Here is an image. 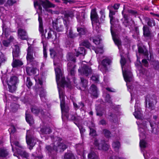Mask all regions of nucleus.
<instances>
[{
	"label": "nucleus",
	"instance_id": "1",
	"mask_svg": "<svg viewBox=\"0 0 159 159\" xmlns=\"http://www.w3.org/2000/svg\"><path fill=\"white\" fill-rule=\"evenodd\" d=\"M34 5L35 8L38 6L39 10L41 11L42 10V6L45 10H46V9L47 8H54L56 7L55 5L50 2L49 0L34 1Z\"/></svg>",
	"mask_w": 159,
	"mask_h": 159
},
{
	"label": "nucleus",
	"instance_id": "2",
	"mask_svg": "<svg viewBox=\"0 0 159 159\" xmlns=\"http://www.w3.org/2000/svg\"><path fill=\"white\" fill-rule=\"evenodd\" d=\"M19 83V80L17 76L14 75L11 76L7 82L8 91L11 93L15 92L17 88L16 85Z\"/></svg>",
	"mask_w": 159,
	"mask_h": 159
},
{
	"label": "nucleus",
	"instance_id": "3",
	"mask_svg": "<svg viewBox=\"0 0 159 159\" xmlns=\"http://www.w3.org/2000/svg\"><path fill=\"white\" fill-rule=\"evenodd\" d=\"M94 144L95 146L98 148V150L107 151L109 149V146L106 143L104 140H101L99 142L98 139H95L94 141Z\"/></svg>",
	"mask_w": 159,
	"mask_h": 159
},
{
	"label": "nucleus",
	"instance_id": "4",
	"mask_svg": "<svg viewBox=\"0 0 159 159\" xmlns=\"http://www.w3.org/2000/svg\"><path fill=\"white\" fill-rule=\"evenodd\" d=\"M90 17L92 25L95 24H98L99 25L100 24L98 15L97 12L96 8H94L91 10Z\"/></svg>",
	"mask_w": 159,
	"mask_h": 159
},
{
	"label": "nucleus",
	"instance_id": "5",
	"mask_svg": "<svg viewBox=\"0 0 159 159\" xmlns=\"http://www.w3.org/2000/svg\"><path fill=\"white\" fill-rule=\"evenodd\" d=\"M34 49L31 46H29L27 49L26 59L28 63H34L36 62L33 56Z\"/></svg>",
	"mask_w": 159,
	"mask_h": 159
},
{
	"label": "nucleus",
	"instance_id": "6",
	"mask_svg": "<svg viewBox=\"0 0 159 159\" xmlns=\"http://www.w3.org/2000/svg\"><path fill=\"white\" fill-rule=\"evenodd\" d=\"M52 26L53 29L58 32H62L64 28L62 24V21L60 19H56L55 21H52Z\"/></svg>",
	"mask_w": 159,
	"mask_h": 159
},
{
	"label": "nucleus",
	"instance_id": "7",
	"mask_svg": "<svg viewBox=\"0 0 159 159\" xmlns=\"http://www.w3.org/2000/svg\"><path fill=\"white\" fill-rule=\"evenodd\" d=\"M78 71L81 74H83L86 76H88L91 74L92 72L91 68L86 64L84 65L81 69L80 70L79 69Z\"/></svg>",
	"mask_w": 159,
	"mask_h": 159
},
{
	"label": "nucleus",
	"instance_id": "8",
	"mask_svg": "<svg viewBox=\"0 0 159 159\" xmlns=\"http://www.w3.org/2000/svg\"><path fill=\"white\" fill-rule=\"evenodd\" d=\"M98 91L97 86L94 84H91L88 89V93L91 96L96 98H98Z\"/></svg>",
	"mask_w": 159,
	"mask_h": 159
},
{
	"label": "nucleus",
	"instance_id": "9",
	"mask_svg": "<svg viewBox=\"0 0 159 159\" xmlns=\"http://www.w3.org/2000/svg\"><path fill=\"white\" fill-rule=\"evenodd\" d=\"M30 110L31 112L36 116H38L40 113L42 115H44L43 110L35 105H31L30 107Z\"/></svg>",
	"mask_w": 159,
	"mask_h": 159
},
{
	"label": "nucleus",
	"instance_id": "10",
	"mask_svg": "<svg viewBox=\"0 0 159 159\" xmlns=\"http://www.w3.org/2000/svg\"><path fill=\"white\" fill-rule=\"evenodd\" d=\"M18 36L21 40H27L28 39V34L26 31L24 29L19 28L17 30Z\"/></svg>",
	"mask_w": 159,
	"mask_h": 159
},
{
	"label": "nucleus",
	"instance_id": "11",
	"mask_svg": "<svg viewBox=\"0 0 159 159\" xmlns=\"http://www.w3.org/2000/svg\"><path fill=\"white\" fill-rule=\"evenodd\" d=\"M27 111L25 113V119L26 122L29 124L30 126L32 125L34 123V120L32 115L30 113H27Z\"/></svg>",
	"mask_w": 159,
	"mask_h": 159
},
{
	"label": "nucleus",
	"instance_id": "12",
	"mask_svg": "<svg viewBox=\"0 0 159 159\" xmlns=\"http://www.w3.org/2000/svg\"><path fill=\"white\" fill-rule=\"evenodd\" d=\"M75 56L78 57L80 56H84L86 54V50L83 47H80L75 49Z\"/></svg>",
	"mask_w": 159,
	"mask_h": 159
},
{
	"label": "nucleus",
	"instance_id": "13",
	"mask_svg": "<svg viewBox=\"0 0 159 159\" xmlns=\"http://www.w3.org/2000/svg\"><path fill=\"white\" fill-rule=\"evenodd\" d=\"M143 35L145 38H150L151 36V33L149 27L144 25L143 28Z\"/></svg>",
	"mask_w": 159,
	"mask_h": 159
},
{
	"label": "nucleus",
	"instance_id": "14",
	"mask_svg": "<svg viewBox=\"0 0 159 159\" xmlns=\"http://www.w3.org/2000/svg\"><path fill=\"white\" fill-rule=\"evenodd\" d=\"M144 20L145 22L147 24L149 27H152L156 25V23L155 20L152 18H150L148 17L144 18Z\"/></svg>",
	"mask_w": 159,
	"mask_h": 159
},
{
	"label": "nucleus",
	"instance_id": "15",
	"mask_svg": "<svg viewBox=\"0 0 159 159\" xmlns=\"http://www.w3.org/2000/svg\"><path fill=\"white\" fill-rule=\"evenodd\" d=\"M75 56V55L73 53L69 52L66 55V59L68 61L75 63L76 61Z\"/></svg>",
	"mask_w": 159,
	"mask_h": 159
},
{
	"label": "nucleus",
	"instance_id": "16",
	"mask_svg": "<svg viewBox=\"0 0 159 159\" xmlns=\"http://www.w3.org/2000/svg\"><path fill=\"white\" fill-rule=\"evenodd\" d=\"M22 61L18 59L13 58V61L11 63V66L13 68H16L20 67L23 65Z\"/></svg>",
	"mask_w": 159,
	"mask_h": 159
},
{
	"label": "nucleus",
	"instance_id": "17",
	"mask_svg": "<svg viewBox=\"0 0 159 159\" xmlns=\"http://www.w3.org/2000/svg\"><path fill=\"white\" fill-rule=\"evenodd\" d=\"M45 148L49 156H51L54 151H55L56 152L58 151L57 147L55 145H54L52 147L50 145H47L46 146Z\"/></svg>",
	"mask_w": 159,
	"mask_h": 159
},
{
	"label": "nucleus",
	"instance_id": "18",
	"mask_svg": "<svg viewBox=\"0 0 159 159\" xmlns=\"http://www.w3.org/2000/svg\"><path fill=\"white\" fill-rule=\"evenodd\" d=\"M15 47L12 51L13 58H18L19 56L20 49L19 46L17 45H15Z\"/></svg>",
	"mask_w": 159,
	"mask_h": 159
},
{
	"label": "nucleus",
	"instance_id": "19",
	"mask_svg": "<svg viewBox=\"0 0 159 159\" xmlns=\"http://www.w3.org/2000/svg\"><path fill=\"white\" fill-rule=\"evenodd\" d=\"M63 159H76L75 157L71 151L65 153Z\"/></svg>",
	"mask_w": 159,
	"mask_h": 159
},
{
	"label": "nucleus",
	"instance_id": "20",
	"mask_svg": "<svg viewBox=\"0 0 159 159\" xmlns=\"http://www.w3.org/2000/svg\"><path fill=\"white\" fill-rule=\"evenodd\" d=\"M37 69L35 68H31L27 66L26 68V71L28 75H31L36 73Z\"/></svg>",
	"mask_w": 159,
	"mask_h": 159
},
{
	"label": "nucleus",
	"instance_id": "21",
	"mask_svg": "<svg viewBox=\"0 0 159 159\" xmlns=\"http://www.w3.org/2000/svg\"><path fill=\"white\" fill-rule=\"evenodd\" d=\"M107 9L109 10V17L110 19V23L111 24H112V22L113 20L114 19V17H113V16L115 15L116 14V11H114L112 9V8H111L110 6H108L107 7Z\"/></svg>",
	"mask_w": 159,
	"mask_h": 159
},
{
	"label": "nucleus",
	"instance_id": "22",
	"mask_svg": "<svg viewBox=\"0 0 159 159\" xmlns=\"http://www.w3.org/2000/svg\"><path fill=\"white\" fill-rule=\"evenodd\" d=\"M38 21L39 22V30L40 32L43 35L44 34V31L43 29V22L42 17L39 16Z\"/></svg>",
	"mask_w": 159,
	"mask_h": 159
},
{
	"label": "nucleus",
	"instance_id": "23",
	"mask_svg": "<svg viewBox=\"0 0 159 159\" xmlns=\"http://www.w3.org/2000/svg\"><path fill=\"white\" fill-rule=\"evenodd\" d=\"M9 155L7 149L4 148H0V157L5 158Z\"/></svg>",
	"mask_w": 159,
	"mask_h": 159
},
{
	"label": "nucleus",
	"instance_id": "24",
	"mask_svg": "<svg viewBox=\"0 0 159 159\" xmlns=\"http://www.w3.org/2000/svg\"><path fill=\"white\" fill-rule=\"evenodd\" d=\"M64 15V17L67 19H69V18L72 19L74 16L73 11L71 10H66Z\"/></svg>",
	"mask_w": 159,
	"mask_h": 159
},
{
	"label": "nucleus",
	"instance_id": "25",
	"mask_svg": "<svg viewBox=\"0 0 159 159\" xmlns=\"http://www.w3.org/2000/svg\"><path fill=\"white\" fill-rule=\"evenodd\" d=\"M49 52L50 57L52 59H54L58 55V51L53 48H50Z\"/></svg>",
	"mask_w": 159,
	"mask_h": 159
},
{
	"label": "nucleus",
	"instance_id": "26",
	"mask_svg": "<svg viewBox=\"0 0 159 159\" xmlns=\"http://www.w3.org/2000/svg\"><path fill=\"white\" fill-rule=\"evenodd\" d=\"M56 147L57 150H58V149H59L60 152L64 151L68 148V146L63 143H59Z\"/></svg>",
	"mask_w": 159,
	"mask_h": 159
},
{
	"label": "nucleus",
	"instance_id": "27",
	"mask_svg": "<svg viewBox=\"0 0 159 159\" xmlns=\"http://www.w3.org/2000/svg\"><path fill=\"white\" fill-rule=\"evenodd\" d=\"M40 131L43 134H49L52 132V130L50 127L42 128L41 129Z\"/></svg>",
	"mask_w": 159,
	"mask_h": 159
},
{
	"label": "nucleus",
	"instance_id": "28",
	"mask_svg": "<svg viewBox=\"0 0 159 159\" xmlns=\"http://www.w3.org/2000/svg\"><path fill=\"white\" fill-rule=\"evenodd\" d=\"M77 30L78 32V34L80 36L84 35L86 33V29L84 27H77Z\"/></svg>",
	"mask_w": 159,
	"mask_h": 159
},
{
	"label": "nucleus",
	"instance_id": "29",
	"mask_svg": "<svg viewBox=\"0 0 159 159\" xmlns=\"http://www.w3.org/2000/svg\"><path fill=\"white\" fill-rule=\"evenodd\" d=\"M112 147L114 150L118 152L119 150L120 147V142L118 141L114 142L112 144Z\"/></svg>",
	"mask_w": 159,
	"mask_h": 159
},
{
	"label": "nucleus",
	"instance_id": "30",
	"mask_svg": "<svg viewBox=\"0 0 159 159\" xmlns=\"http://www.w3.org/2000/svg\"><path fill=\"white\" fill-rule=\"evenodd\" d=\"M111 62V60L108 58H105L102 60V64L104 68L106 69H107V65H110Z\"/></svg>",
	"mask_w": 159,
	"mask_h": 159
},
{
	"label": "nucleus",
	"instance_id": "31",
	"mask_svg": "<svg viewBox=\"0 0 159 159\" xmlns=\"http://www.w3.org/2000/svg\"><path fill=\"white\" fill-rule=\"evenodd\" d=\"M152 99H153L155 101H156V96L155 95H151L150 94H148L146 95V97H145V105L147 106V103H148V101H149V99H152Z\"/></svg>",
	"mask_w": 159,
	"mask_h": 159
},
{
	"label": "nucleus",
	"instance_id": "32",
	"mask_svg": "<svg viewBox=\"0 0 159 159\" xmlns=\"http://www.w3.org/2000/svg\"><path fill=\"white\" fill-rule=\"evenodd\" d=\"M55 70L56 75V80L57 82L59 80L60 77L62 75V72L61 70L59 68H57Z\"/></svg>",
	"mask_w": 159,
	"mask_h": 159
},
{
	"label": "nucleus",
	"instance_id": "33",
	"mask_svg": "<svg viewBox=\"0 0 159 159\" xmlns=\"http://www.w3.org/2000/svg\"><path fill=\"white\" fill-rule=\"evenodd\" d=\"M121 13L124 21L123 23L125 26L127 27V24L129 23L128 16L127 15L124 13V9L122 11Z\"/></svg>",
	"mask_w": 159,
	"mask_h": 159
},
{
	"label": "nucleus",
	"instance_id": "34",
	"mask_svg": "<svg viewBox=\"0 0 159 159\" xmlns=\"http://www.w3.org/2000/svg\"><path fill=\"white\" fill-rule=\"evenodd\" d=\"M10 28L7 27L5 25H3L2 31L3 34H4L6 38L9 35V31Z\"/></svg>",
	"mask_w": 159,
	"mask_h": 159
},
{
	"label": "nucleus",
	"instance_id": "35",
	"mask_svg": "<svg viewBox=\"0 0 159 159\" xmlns=\"http://www.w3.org/2000/svg\"><path fill=\"white\" fill-rule=\"evenodd\" d=\"M80 80V85L82 86V87L84 88V89H85V88L87 86V85L88 84V80L85 79L83 77H81Z\"/></svg>",
	"mask_w": 159,
	"mask_h": 159
},
{
	"label": "nucleus",
	"instance_id": "36",
	"mask_svg": "<svg viewBox=\"0 0 159 159\" xmlns=\"http://www.w3.org/2000/svg\"><path fill=\"white\" fill-rule=\"evenodd\" d=\"M74 123L78 127L80 131V133L81 136H83L84 135V133L86 131L85 129L84 128L82 125H80L77 123H76L75 122H74Z\"/></svg>",
	"mask_w": 159,
	"mask_h": 159
},
{
	"label": "nucleus",
	"instance_id": "37",
	"mask_svg": "<svg viewBox=\"0 0 159 159\" xmlns=\"http://www.w3.org/2000/svg\"><path fill=\"white\" fill-rule=\"evenodd\" d=\"M88 157L89 159H99L98 156L93 152L89 153L88 155Z\"/></svg>",
	"mask_w": 159,
	"mask_h": 159
},
{
	"label": "nucleus",
	"instance_id": "38",
	"mask_svg": "<svg viewBox=\"0 0 159 159\" xmlns=\"http://www.w3.org/2000/svg\"><path fill=\"white\" fill-rule=\"evenodd\" d=\"M78 34L77 33H74L71 29L69 30V33L67 35V37L71 39H74L77 36Z\"/></svg>",
	"mask_w": 159,
	"mask_h": 159
},
{
	"label": "nucleus",
	"instance_id": "39",
	"mask_svg": "<svg viewBox=\"0 0 159 159\" xmlns=\"http://www.w3.org/2000/svg\"><path fill=\"white\" fill-rule=\"evenodd\" d=\"M100 14L101 15V16L100 18V24L103 23L104 22L106 17L105 14L104 10H101L100 11Z\"/></svg>",
	"mask_w": 159,
	"mask_h": 159
},
{
	"label": "nucleus",
	"instance_id": "40",
	"mask_svg": "<svg viewBox=\"0 0 159 159\" xmlns=\"http://www.w3.org/2000/svg\"><path fill=\"white\" fill-rule=\"evenodd\" d=\"M62 112L68 113L69 111V107L68 106H66V104L60 106Z\"/></svg>",
	"mask_w": 159,
	"mask_h": 159
},
{
	"label": "nucleus",
	"instance_id": "41",
	"mask_svg": "<svg viewBox=\"0 0 159 159\" xmlns=\"http://www.w3.org/2000/svg\"><path fill=\"white\" fill-rule=\"evenodd\" d=\"M82 46L85 47L87 48H89L91 46V44L87 40H84L81 43Z\"/></svg>",
	"mask_w": 159,
	"mask_h": 159
},
{
	"label": "nucleus",
	"instance_id": "42",
	"mask_svg": "<svg viewBox=\"0 0 159 159\" xmlns=\"http://www.w3.org/2000/svg\"><path fill=\"white\" fill-rule=\"evenodd\" d=\"M154 101H155L153 99H149L148 101V108L151 109V110H154L155 107L154 105Z\"/></svg>",
	"mask_w": 159,
	"mask_h": 159
},
{
	"label": "nucleus",
	"instance_id": "43",
	"mask_svg": "<svg viewBox=\"0 0 159 159\" xmlns=\"http://www.w3.org/2000/svg\"><path fill=\"white\" fill-rule=\"evenodd\" d=\"M39 95L41 100L45 99L46 96V92L43 89L41 90L39 92Z\"/></svg>",
	"mask_w": 159,
	"mask_h": 159
},
{
	"label": "nucleus",
	"instance_id": "44",
	"mask_svg": "<svg viewBox=\"0 0 159 159\" xmlns=\"http://www.w3.org/2000/svg\"><path fill=\"white\" fill-rule=\"evenodd\" d=\"M70 120L75 122H79L80 120L79 119L76 114H70Z\"/></svg>",
	"mask_w": 159,
	"mask_h": 159
},
{
	"label": "nucleus",
	"instance_id": "45",
	"mask_svg": "<svg viewBox=\"0 0 159 159\" xmlns=\"http://www.w3.org/2000/svg\"><path fill=\"white\" fill-rule=\"evenodd\" d=\"M138 51L139 53L143 54L145 56H147L148 55L147 51H144L143 48L141 46H139L138 48Z\"/></svg>",
	"mask_w": 159,
	"mask_h": 159
},
{
	"label": "nucleus",
	"instance_id": "46",
	"mask_svg": "<svg viewBox=\"0 0 159 159\" xmlns=\"http://www.w3.org/2000/svg\"><path fill=\"white\" fill-rule=\"evenodd\" d=\"M105 101L107 103L112 104V102L110 95L109 94H107L105 97Z\"/></svg>",
	"mask_w": 159,
	"mask_h": 159
},
{
	"label": "nucleus",
	"instance_id": "47",
	"mask_svg": "<svg viewBox=\"0 0 159 159\" xmlns=\"http://www.w3.org/2000/svg\"><path fill=\"white\" fill-rule=\"evenodd\" d=\"M91 124V126H89V128L90 129V134H92L93 135V134L96 133V130L93 129L91 128V127H94L95 126V125L92 122H90Z\"/></svg>",
	"mask_w": 159,
	"mask_h": 159
},
{
	"label": "nucleus",
	"instance_id": "48",
	"mask_svg": "<svg viewBox=\"0 0 159 159\" xmlns=\"http://www.w3.org/2000/svg\"><path fill=\"white\" fill-rule=\"evenodd\" d=\"M103 132L104 136L106 138H109L110 137V135L111 134V133L109 130L107 129H104L103 130Z\"/></svg>",
	"mask_w": 159,
	"mask_h": 159
},
{
	"label": "nucleus",
	"instance_id": "49",
	"mask_svg": "<svg viewBox=\"0 0 159 159\" xmlns=\"http://www.w3.org/2000/svg\"><path fill=\"white\" fill-rule=\"evenodd\" d=\"M62 1V3L64 4L67 5L69 3L70 4H72L75 3L76 1L75 0H61Z\"/></svg>",
	"mask_w": 159,
	"mask_h": 159
},
{
	"label": "nucleus",
	"instance_id": "50",
	"mask_svg": "<svg viewBox=\"0 0 159 159\" xmlns=\"http://www.w3.org/2000/svg\"><path fill=\"white\" fill-rule=\"evenodd\" d=\"M146 142L143 139H140L139 146L141 148H145L146 147Z\"/></svg>",
	"mask_w": 159,
	"mask_h": 159
},
{
	"label": "nucleus",
	"instance_id": "51",
	"mask_svg": "<svg viewBox=\"0 0 159 159\" xmlns=\"http://www.w3.org/2000/svg\"><path fill=\"white\" fill-rule=\"evenodd\" d=\"M11 143V145L12 147V149L13 151V147L11 143H12L14 145L18 147L21 148H23V147L20 144L19 142L18 141H14Z\"/></svg>",
	"mask_w": 159,
	"mask_h": 159
},
{
	"label": "nucleus",
	"instance_id": "52",
	"mask_svg": "<svg viewBox=\"0 0 159 159\" xmlns=\"http://www.w3.org/2000/svg\"><path fill=\"white\" fill-rule=\"evenodd\" d=\"M26 86L28 88L30 89L32 86L33 84L30 80V79L29 77H27L26 78Z\"/></svg>",
	"mask_w": 159,
	"mask_h": 159
},
{
	"label": "nucleus",
	"instance_id": "53",
	"mask_svg": "<svg viewBox=\"0 0 159 159\" xmlns=\"http://www.w3.org/2000/svg\"><path fill=\"white\" fill-rule=\"evenodd\" d=\"M67 84V82L65 80V78L64 77H62L61 81L60 86L61 87H64L65 85Z\"/></svg>",
	"mask_w": 159,
	"mask_h": 159
},
{
	"label": "nucleus",
	"instance_id": "54",
	"mask_svg": "<svg viewBox=\"0 0 159 159\" xmlns=\"http://www.w3.org/2000/svg\"><path fill=\"white\" fill-rule=\"evenodd\" d=\"M70 39H71L67 37V38L66 39L65 43L66 45L69 46L70 45L74 42V40Z\"/></svg>",
	"mask_w": 159,
	"mask_h": 159
},
{
	"label": "nucleus",
	"instance_id": "55",
	"mask_svg": "<svg viewBox=\"0 0 159 159\" xmlns=\"http://www.w3.org/2000/svg\"><path fill=\"white\" fill-rule=\"evenodd\" d=\"M43 57L46 59L47 57V47L46 46L43 45Z\"/></svg>",
	"mask_w": 159,
	"mask_h": 159
},
{
	"label": "nucleus",
	"instance_id": "56",
	"mask_svg": "<svg viewBox=\"0 0 159 159\" xmlns=\"http://www.w3.org/2000/svg\"><path fill=\"white\" fill-rule=\"evenodd\" d=\"M141 113L139 111H135L134 115L135 117L137 119H140L141 118Z\"/></svg>",
	"mask_w": 159,
	"mask_h": 159
},
{
	"label": "nucleus",
	"instance_id": "57",
	"mask_svg": "<svg viewBox=\"0 0 159 159\" xmlns=\"http://www.w3.org/2000/svg\"><path fill=\"white\" fill-rule=\"evenodd\" d=\"M113 41L115 44L118 46H120L121 45V41L117 39L113 38Z\"/></svg>",
	"mask_w": 159,
	"mask_h": 159
},
{
	"label": "nucleus",
	"instance_id": "58",
	"mask_svg": "<svg viewBox=\"0 0 159 159\" xmlns=\"http://www.w3.org/2000/svg\"><path fill=\"white\" fill-rule=\"evenodd\" d=\"M16 0H7V4L9 6H12L13 5L16 3Z\"/></svg>",
	"mask_w": 159,
	"mask_h": 159
},
{
	"label": "nucleus",
	"instance_id": "59",
	"mask_svg": "<svg viewBox=\"0 0 159 159\" xmlns=\"http://www.w3.org/2000/svg\"><path fill=\"white\" fill-rule=\"evenodd\" d=\"M144 126H146V125L148 124L150 125L152 130H153L154 128L153 127V125L150 121H146L143 120L142 122Z\"/></svg>",
	"mask_w": 159,
	"mask_h": 159
},
{
	"label": "nucleus",
	"instance_id": "60",
	"mask_svg": "<svg viewBox=\"0 0 159 159\" xmlns=\"http://www.w3.org/2000/svg\"><path fill=\"white\" fill-rule=\"evenodd\" d=\"M120 4L119 3H115L113 6L110 7L111 8H112V9L113 8L115 10H118L119 8Z\"/></svg>",
	"mask_w": 159,
	"mask_h": 159
},
{
	"label": "nucleus",
	"instance_id": "61",
	"mask_svg": "<svg viewBox=\"0 0 159 159\" xmlns=\"http://www.w3.org/2000/svg\"><path fill=\"white\" fill-rule=\"evenodd\" d=\"M126 62V61L125 58L124 57H122L120 60V63L122 67L125 65Z\"/></svg>",
	"mask_w": 159,
	"mask_h": 159
},
{
	"label": "nucleus",
	"instance_id": "62",
	"mask_svg": "<svg viewBox=\"0 0 159 159\" xmlns=\"http://www.w3.org/2000/svg\"><path fill=\"white\" fill-rule=\"evenodd\" d=\"M142 64L146 67H147L149 66V63L147 60L146 59H144L142 60Z\"/></svg>",
	"mask_w": 159,
	"mask_h": 159
},
{
	"label": "nucleus",
	"instance_id": "63",
	"mask_svg": "<svg viewBox=\"0 0 159 159\" xmlns=\"http://www.w3.org/2000/svg\"><path fill=\"white\" fill-rule=\"evenodd\" d=\"M10 42L7 40H3L2 41V43L3 46L5 47H8L10 45Z\"/></svg>",
	"mask_w": 159,
	"mask_h": 159
},
{
	"label": "nucleus",
	"instance_id": "64",
	"mask_svg": "<svg viewBox=\"0 0 159 159\" xmlns=\"http://www.w3.org/2000/svg\"><path fill=\"white\" fill-rule=\"evenodd\" d=\"M26 142L27 144L28 145H30L32 142V138L31 137H27L26 136Z\"/></svg>",
	"mask_w": 159,
	"mask_h": 159
}]
</instances>
